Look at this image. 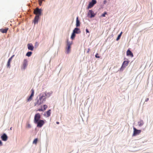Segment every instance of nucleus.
Segmentation results:
<instances>
[{
	"label": "nucleus",
	"mask_w": 153,
	"mask_h": 153,
	"mask_svg": "<svg viewBox=\"0 0 153 153\" xmlns=\"http://www.w3.org/2000/svg\"><path fill=\"white\" fill-rule=\"evenodd\" d=\"M44 96H39L37 97L36 99V102L34 103L35 106H38L42 103L43 101H45V98H44Z\"/></svg>",
	"instance_id": "f257e3e1"
},
{
	"label": "nucleus",
	"mask_w": 153,
	"mask_h": 153,
	"mask_svg": "<svg viewBox=\"0 0 153 153\" xmlns=\"http://www.w3.org/2000/svg\"><path fill=\"white\" fill-rule=\"evenodd\" d=\"M72 44V42H69L68 39L67 40L66 46L65 48V53L66 54H68L70 52L71 49V45Z\"/></svg>",
	"instance_id": "f03ea898"
},
{
	"label": "nucleus",
	"mask_w": 153,
	"mask_h": 153,
	"mask_svg": "<svg viewBox=\"0 0 153 153\" xmlns=\"http://www.w3.org/2000/svg\"><path fill=\"white\" fill-rule=\"evenodd\" d=\"M130 61L129 60H125L124 61L122 65V66L120 69V70L121 71H122L127 66L128 63H129Z\"/></svg>",
	"instance_id": "7ed1b4c3"
},
{
	"label": "nucleus",
	"mask_w": 153,
	"mask_h": 153,
	"mask_svg": "<svg viewBox=\"0 0 153 153\" xmlns=\"http://www.w3.org/2000/svg\"><path fill=\"white\" fill-rule=\"evenodd\" d=\"M42 10L41 8H37L34 10V13L36 14V16L40 17L42 14Z\"/></svg>",
	"instance_id": "20e7f679"
},
{
	"label": "nucleus",
	"mask_w": 153,
	"mask_h": 153,
	"mask_svg": "<svg viewBox=\"0 0 153 153\" xmlns=\"http://www.w3.org/2000/svg\"><path fill=\"white\" fill-rule=\"evenodd\" d=\"M97 3L96 0H92L90 2H89L88 4L87 7V9L88 10L93 7Z\"/></svg>",
	"instance_id": "39448f33"
},
{
	"label": "nucleus",
	"mask_w": 153,
	"mask_h": 153,
	"mask_svg": "<svg viewBox=\"0 0 153 153\" xmlns=\"http://www.w3.org/2000/svg\"><path fill=\"white\" fill-rule=\"evenodd\" d=\"M96 15V13H94L93 11L92 10H89L87 14V16L90 18L94 17Z\"/></svg>",
	"instance_id": "423d86ee"
},
{
	"label": "nucleus",
	"mask_w": 153,
	"mask_h": 153,
	"mask_svg": "<svg viewBox=\"0 0 153 153\" xmlns=\"http://www.w3.org/2000/svg\"><path fill=\"white\" fill-rule=\"evenodd\" d=\"M45 123V121L43 120H39L36 123H35L36 124L37 127L39 128H41L44 125Z\"/></svg>",
	"instance_id": "0eeeda50"
},
{
	"label": "nucleus",
	"mask_w": 153,
	"mask_h": 153,
	"mask_svg": "<svg viewBox=\"0 0 153 153\" xmlns=\"http://www.w3.org/2000/svg\"><path fill=\"white\" fill-rule=\"evenodd\" d=\"M41 118V116L39 113H37L35 114L34 118V123H36L40 120Z\"/></svg>",
	"instance_id": "6e6552de"
},
{
	"label": "nucleus",
	"mask_w": 153,
	"mask_h": 153,
	"mask_svg": "<svg viewBox=\"0 0 153 153\" xmlns=\"http://www.w3.org/2000/svg\"><path fill=\"white\" fill-rule=\"evenodd\" d=\"M73 32L75 34H79L81 33V31L80 29L77 27H75L73 30Z\"/></svg>",
	"instance_id": "1a4fd4ad"
},
{
	"label": "nucleus",
	"mask_w": 153,
	"mask_h": 153,
	"mask_svg": "<svg viewBox=\"0 0 153 153\" xmlns=\"http://www.w3.org/2000/svg\"><path fill=\"white\" fill-rule=\"evenodd\" d=\"M141 132L140 130H137L135 128H134L133 135L135 136L137 134H138L140 133Z\"/></svg>",
	"instance_id": "9d476101"
},
{
	"label": "nucleus",
	"mask_w": 153,
	"mask_h": 153,
	"mask_svg": "<svg viewBox=\"0 0 153 153\" xmlns=\"http://www.w3.org/2000/svg\"><path fill=\"white\" fill-rule=\"evenodd\" d=\"M27 49L31 51H33L34 50V47L32 43H28L27 45Z\"/></svg>",
	"instance_id": "9b49d317"
},
{
	"label": "nucleus",
	"mask_w": 153,
	"mask_h": 153,
	"mask_svg": "<svg viewBox=\"0 0 153 153\" xmlns=\"http://www.w3.org/2000/svg\"><path fill=\"white\" fill-rule=\"evenodd\" d=\"M126 55L131 57H133L134 56L133 53L129 49H128L126 51Z\"/></svg>",
	"instance_id": "f8f14e48"
},
{
	"label": "nucleus",
	"mask_w": 153,
	"mask_h": 153,
	"mask_svg": "<svg viewBox=\"0 0 153 153\" xmlns=\"http://www.w3.org/2000/svg\"><path fill=\"white\" fill-rule=\"evenodd\" d=\"M40 19V17L38 16H36L34 20H33V22L34 25H35L36 24H37L39 19Z\"/></svg>",
	"instance_id": "ddd939ff"
},
{
	"label": "nucleus",
	"mask_w": 153,
	"mask_h": 153,
	"mask_svg": "<svg viewBox=\"0 0 153 153\" xmlns=\"http://www.w3.org/2000/svg\"><path fill=\"white\" fill-rule=\"evenodd\" d=\"M1 138L2 140L6 141L8 139V137L5 134H4L1 136Z\"/></svg>",
	"instance_id": "4468645a"
},
{
	"label": "nucleus",
	"mask_w": 153,
	"mask_h": 153,
	"mask_svg": "<svg viewBox=\"0 0 153 153\" xmlns=\"http://www.w3.org/2000/svg\"><path fill=\"white\" fill-rule=\"evenodd\" d=\"M80 25V22L79 20V17L78 16L77 17L76 20V27H79Z\"/></svg>",
	"instance_id": "2eb2a0df"
},
{
	"label": "nucleus",
	"mask_w": 153,
	"mask_h": 153,
	"mask_svg": "<svg viewBox=\"0 0 153 153\" xmlns=\"http://www.w3.org/2000/svg\"><path fill=\"white\" fill-rule=\"evenodd\" d=\"M8 30V28L7 27L2 28L1 29V32L2 33H6Z\"/></svg>",
	"instance_id": "dca6fc26"
},
{
	"label": "nucleus",
	"mask_w": 153,
	"mask_h": 153,
	"mask_svg": "<svg viewBox=\"0 0 153 153\" xmlns=\"http://www.w3.org/2000/svg\"><path fill=\"white\" fill-rule=\"evenodd\" d=\"M27 59H24L23 62V67L24 69H25L27 65Z\"/></svg>",
	"instance_id": "f3484780"
},
{
	"label": "nucleus",
	"mask_w": 153,
	"mask_h": 153,
	"mask_svg": "<svg viewBox=\"0 0 153 153\" xmlns=\"http://www.w3.org/2000/svg\"><path fill=\"white\" fill-rule=\"evenodd\" d=\"M12 59H11L9 58L7 63V68H10V63Z\"/></svg>",
	"instance_id": "a211bd4d"
},
{
	"label": "nucleus",
	"mask_w": 153,
	"mask_h": 153,
	"mask_svg": "<svg viewBox=\"0 0 153 153\" xmlns=\"http://www.w3.org/2000/svg\"><path fill=\"white\" fill-rule=\"evenodd\" d=\"M75 36L76 34L75 33H73V32H72L71 36V39L72 40L74 39Z\"/></svg>",
	"instance_id": "6ab92c4d"
},
{
	"label": "nucleus",
	"mask_w": 153,
	"mask_h": 153,
	"mask_svg": "<svg viewBox=\"0 0 153 153\" xmlns=\"http://www.w3.org/2000/svg\"><path fill=\"white\" fill-rule=\"evenodd\" d=\"M32 52L31 51H28L26 53V56L28 57H30L31 56L32 54Z\"/></svg>",
	"instance_id": "aec40b11"
},
{
	"label": "nucleus",
	"mask_w": 153,
	"mask_h": 153,
	"mask_svg": "<svg viewBox=\"0 0 153 153\" xmlns=\"http://www.w3.org/2000/svg\"><path fill=\"white\" fill-rule=\"evenodd\" d=\"M52 91H50V92H47L46 91L45 93V96H47V95H49L50 96L51 94H52Z\"/></svg>",
	"instance_id": "412c9836"
},
{
	"label": "nucleus",
	"mask_w": 153,
	"mask_h": 153,
	"mask_svg": "<svg viewBox=\"0 0 153 153\" xmlns=\"http://www.w3.org/2000/svg\"><path fill=\"white\" fill-rule=\"evenodd\" d=\"M143 121L142 120H140L139 122L138 123V125L140 126H141L143 124Z\"/></svg>",
	"instance_id": "4be33fe9"
},
{
	"label": "nucleus",
	"mask_w": 153,
	"mask_h": 153,
	"mask_svg": "<svg viewBox=\"0 0 153 153\" xmlns=\"http://www.w3.org/2000/svg\"><path fill=\"white\" fill-rule=\"evenodd\" d=\"M51 110H49L46 112V113L48 117H49L50 116L51 114Z\"/></svg>",
	"instance_id": "5701e85b"
},
{
	"label": "nucleus",
	"mask_w": 153,
	"mask_h": 153,
	"mask_svg": "<svg viewBox=\"0 0 153 153\" xmlns=\"http://www.w3.org/2000/svg\"><path fill=\"white\" fill-rule=\"evenodd\" d=\"M37 141H38V139L36 138L33 141V144H36L37 143Z\"/></svg>",
	"instance_id": "b1692460"
},
{
	"label": "nucleus",
	"mask_w": 153,
	"mask_h": 153,
	"mask_svg": "<svg viewBox=\"0 0 153 153\" xmlns=\"http://www.w3.org/2000/svg\"><path fill=\"white\" fill-rule=\"evenodd\" d=\"M31 93L29 96H34V90L33 89H32L31 90Z\"/></svg>",
	"instance_id": "393cba45"
},
{
	"label": "nucleus",
	"mask_w": 153,
	"mask_h": 153,
	"mask_svg": "<svg viewBox=\"0 0 153 153\" xmlns=\"http://www.w3.org/2000/svg\"><path fill=\"white\" fill-rule=\"evenodd\" d=\"M121 36L120 35H118L116 39V40L117 41L118 40H119L120 38H121Z\"/></svg>",
	"instance_id": "a878e982"
},
{
	"label": "nucleus",
	"mask_w": 153,
	"mask_h": 153,
	"mask_svg": "<svg viewBox=\"0 0 153 153\" xmlns=\"http://www.w3.org/2000/svg\"><path fill=\"white\" fill-rule=\"evenodd\" d=\"M107 14V12H105L101 15V16L102 17H104L105 16V15L106 14Z\"/></svg>",
	"instance_id": "bb28decb"
},
{
	"label": "nucleus",
	"mask_w": 153,
	"mask_h": 153,
	"mask_svg": "<svg viewBox=\"0 0 153 153\" xmlns=\"http://www.w3.org/2000/svg\"><path fill=\"white\" fill-rule=\"evenodd\" d=\"M33 96H30L27 99V101H30L32 100Z\"/></svg>",
	"instance_id": "cd10ccee"
},
{
	"label": "nucleus",
	"mask_w": 153,
	"mask_h": 153,
	"mask_svg": "<svg viewBox=\"0 0 153 153\" xmlns=\"http://www.w3.org/2000/svg\"><path fill=\"white\" fill-rule=\"evenodd\" d=\"M26 127L28 128H30L31 127V126L30 124L29 123H27L26 125Z\"/></svg>",
	"instance_id": "c85d7f7f"
},
{
	"label": "nucleus",
	"mask_w": 153,
	"mask_h": 153,
	"mask_svg": "<svg viewBox=\"0 0 153 153\" xmlns=\"http://www.w3.org/2000/svg\"><path fill=\"white\" fill-rule=\"evenodd\" d=\"M47 107H48V106L46 105H44L43 106V108H44L43 110L44 111L45 110H46V109L47 108Z\"/></svg>",
	"instance_id": "c756f323"
},
{
	"label": "nucleus",
	"mask_w": 153,
	"mask_h": 153,
	"mask_svg": "<svg viewBox=\"0 0 153 153\" xmlns=\"http://www.w3.org/2000/svg\"><path fill=\"white\" fill-rule=\"evenodd\" d=\"M95 57L96 58H100V56H99V54L97 53L95 55Z\"/></svg>",
	"instance_id": "7c9ffc66"
},
{
	"label": "nucleus",
	"mask_w": 153,
	"mask_h": 153,
	"mask_svg": "<svg viewBox=\"0 0 153 153\" xmlns=\"http://www.w3.org/2000/svg\"><path fill=\"white\" fill-rule=\"evenodd\" d=\"M42 1H43V0H39V5H41L42 3Z\"/></svg>",
	"instance_id": "2f4dec72"
},
{
	"label": "nucleus",
	"mask_w": 153,
	"mask_h": 153,
	"mask_svg": "<svg viewBox=\"0 0 153 153\" xmlns=\"http://www.w3.org/2000/svg\"><path fill=\"white\" fill-rule=\"evenodd\" d=\"M39 45V43L37 42H36L35 43V46L36 48L38 47Z\"/></svg>",
	"instance_id": "473e14b6"
},
{
	"label": "nucleus",
	"mask_w": 153,
	"mask_h": 153,
	"mask_svg": "<svg viewBox=\"0 0 153 153\" xmlns=\"http://www.w3.org/2000/svg\"><path fill=\"white\" fill-rule=\"evenodd\" d=\"M44 111L42 108H39V109L38 110H37V111Z\"/></svg>",
	"instance_id": "72a5a7b5"
},
{
	"label": "nucleus",
	"mask_w": 153,
	"mask_h": 153,
	"mask_svg": "<svg viewBox=\"0 0 153 153\" xmlns=\"http://www.w3.org/2000/svg\"><path fill=\"white\" fill-rule=\"evenodd\" d=\"M85 30H86V33H89V30H88V28H87Z\"/></svg>",
	"instance_id": "f704fd0d"
},
{
	"label": "nucleus",
	"mask_w": 153,
	"mask_h": 153,
	"mask_svg": "<svg viewBox=\"0 0 153 153\" xmlns=\"http://www.w3.org/2000/svg\"><path fill=\"white\" fill-rule=\"evenodd\" d=\"M14 56H15V55H13L12 56H11L10 57V58L11 59H12L13 58Z\"/></svg>",
	"instance_id": "c9c22d12"
},
{
	"label": "nucleus",
	"mask_w": 153,
	"mask_h": 153,
	"mask_svg": "<svg viewBox=\"0 0 153 153\" xmlns=\"http://www.w3.org/2000/svg\"><path fill=\"white\" fill-rule=\"evenodd\" d=\"M106 2L107 1L106 0H104V1H103V4H105Z\"/></svg>",
	"instance_id": "e433bc0d"
},
{
	"label": "nucleus",
	"mask_w": 153,
	"mask_h": 153,
	"mask_svg": "<svg viewBox=\"0 0 153 153\" xmlns=\"http://www.w3.org/2000/svg\"><path fill=\"white\" fill-rule=\"evenodd\" d=\"M90 50V49L89 48H88V51H87V53H88L89 52Z\"/></svg>",
	"instance_id": "4c0bfd02"
},
{
	"label": "nucleus",
	"mask_w": 153,
	"mask_h": 153,
	"mask_svg": "<svg viewBox=\"0 0 153 153\" xmlns=\"http://www.w3.org/2000/svg\"><path fill=\"white\" fill-rule=\"evenodd\" d=\"M123 33V32H121L119 34V35H120L121 36H122V34Z\"/></svg>",
	"instance_id": "58836bf2"
},
{
	"label": "nucleus",
	"mask_w": 153,
	"mask_h": 153,
	"mask_svg": "<svg viewBox=\"0 0 153 153\" xmlns=\"http://www.w3.org/2000/svg\"><path fill=\"white\" fill-rule=\"evenodd\" d=\"M149 100V99L148 98H147L146 99V101H147Z\"/></svg>",
	"instance_id": "ea45409f"
},
{
	"label": "nucleus",
	"mask_w": 153,
	"mask_h": 153,
	"mask_svg": "<svg viewBox=\"0 0 153 153\" xmlns=\"http://www.w3.org/2000/svg\"><path fill=\"white\" fill-rule=\"evenodd\" d=\"M56 124H59V122H56Z\"/></svg>",
	"instance_id": "a19ab883"
},
{
	"label": "nucleus",
	"mask_w": 153,
	"mask_h": 153,
	"mask_svg": "<svg viewBox=\"0 0 153 153\" xmlns=\"http://www.w3.org/2000/svg\"><path fill=\"white\" fill-rule=\"evenodd\" d=\"M0 143H1V146L2 145V143L1 141Z\"/></svg>",
	"instance_id": "79ce46f5"
},
{
	"label": "nucleus",
	"mask_w": 153,
	"mask_h": 153,
	"mask_svg": "<svg viewBox=\"0 0 153 153\" xmlns=\"http://www.w3.org/2000/svg\"><path fill=\"white\" fill-rule=\"evenodd\" d=\"M39 96H41V94H39ZM42 96H44V95H43V94H42Z\"/></svg>",
	"instance_id": "37998d69"
},
{
	"label": "nucleus",
	"mask_w": 153,
	"mask_h": 153,
	"mask_svg": "<svg viewBox=\"0 0 153 153\" xmlns=\"http://www.w3.org/2000/svg\"><path fill=\"white\" fill-rule=\"evenodd\" d=\"M127 59L126 58H124V60H125V59Z\"/></svg>",
	"instance_id": "c03bdc74"
},
{
	"label": "nucleus",
	"mask_w": 153,
	"mask_h": 153,
	"mask_svg": "<svg viewBox=\"0 0 153 153\" xmlns=\"http://www.w3.org/2000/svg\"><path fill=\"white\" fill-rule=\"evenodd\" d=\"M10 130H11V128H10Z\"/></svg>",
	"instance_id": "a18cd8bd"
},
{
	"label": "nucleus",
	"mask_w": 153,
	"mask_h": 153,
	"mask_svg": "<svg viewBox=\"0 0 153 153\" xmlns=\"http://www.w3.org/2000/svg\"><path fill=\"white\" fill-rule=\"evenodd\" d=\"M152 26H153V24L152 25Z\"/></svg>",
	"instance_id": "49530a36"
}]
</instances>
